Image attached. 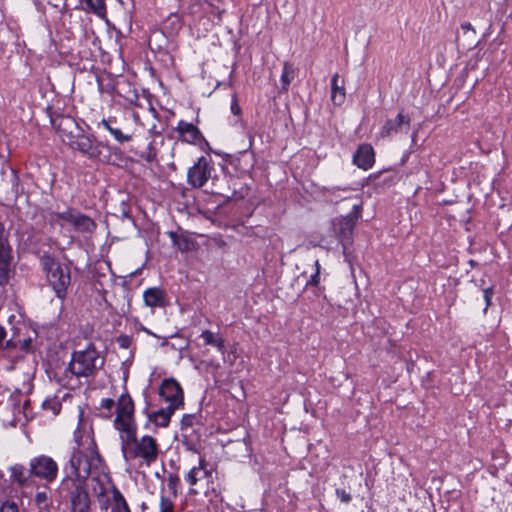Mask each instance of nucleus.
<instances>
[{
  "instance_id": "nucleus-18",
  "label": "nucleus",
  "mask_w": 512,
  "mask_h": 512,
  "mask_svg": "<svg viewBox=\"0 0 512 512\" xmlns=\"http://www.w3.org/2000/svg\"><path fill=\"white\" fill-rule=\"evenodd\" d=\"M69 224L80 233H92L96 229L94 220L76 209Z\"/></svg>"
},
{
  "instance_id": "nucleus-2",
  "label": "nucleus",
  "mask_w": 512,
  "mask_h": 512,
  "mask_svg": "<svg viewBox=\"0 0 512 512\" xmlns=\"http://www.w3.org/2000/svg\"><path fill=\"white\" fill-rule=\"evenodd\" d=\"M73 441L74 446L66 466L64 478H71L74 482L86 483L92 472L100 467L102 457L94 439L92 425L83 419L82 412L79 416L78 426L74 431Z\"/></svg>"
},
{
  "instance_id": "nucleus-47",
  "label": "nucleus",
  "mask_w": 512,
  "mask_h": 512,
  "mask_svg": "<svg viewBox=\"0 0 512 512\" xmlns=\"http://www.w3.org/2000/svg\"><path fill=\"white\" fill-rule=\"evenodd\" d=\"M322 242H326L328 248H332L333 247V241H326V239L323 238Z\"/></svg>"
},
{
  "instance_id": "nucleus-12",
  "label": "nucleus",
  "mask_w": 512,
  "mask_h": 512,
  "mask_svg": "<svg viewBox=\"0 0 512 512\" xmlns=\"http://www.w3.org/2000/svg\"><path fill=\"white\" fill-rule=\"evenodd\" d=\"M160 398L169 407L178 409L184 404V393L181 385L173 378L164 379L159 387Z\"/></svg>"
},
{
  "instance_id": "nucleus-8",
  "label": "nucleus",
  "mask_w": 512,
  "mask_h": 512,
  "mask_svg": "<svg viewBox=\"0 0 512 512\" xmlns=\"http://www.w3.org/2000/svg\"><path fill=\"white\" fill-rule=\"evenodd\" d=\"M51 123L56 129L61 141L69 148L83 134L84 130L77 121L69 115H57L51 117Z\"/></svg>"
},
{
  "instance_id": "nucleus-43",
  "label": "nucleus",
  "mask_w": 512,
  "mask_h": 512,
  "mask_svg": "<svg viewBox=\"0 0 512 512\" xmlns=\"http://www.w3.org/2000/svg\"><path fill=\"white\" fill-rule=\"evenodd\" d=\"M114 405L115 401L112 398H104L100 402V407L108 411H111Z\"/></svg>"
},
{
  "instance_id": "nucleus-5",
  "label": "nucleus",
  "mask_w": 512,
  "mask_h": 512,
  "mask_svg": "<svg viewBox=\"0 0 512 512\" xmlns=\"http://www.w3.org/2000/svg\"><path fill=\"white\" fill-rule=\"evenodd\" d=\"M28 466L34 479L45 485L52 484L59 475V465L55 459L46 454H39L29 460Z\"/></svg>"
},
{
  "instance_id": "nucleus-33",
  "label": "nucleus",
  "mask_w": 512,
  "mask_h": 512,
  "mask_svg": "<svg viewBox=\"0 0 512 512\" xmlns=\"http://www.w3.org/2000/svg\"><path fill=\"white\" fill-rule=\"evenodd\" d=\"M180 483V479L176 474H169L167 478V485L171 493L176 496L177 495V487Z\"/></svg>"
},
{
  "instance_id": "nucleus-42",
  "label": "nucleus",
  "mask_w": 512,
  "mask_h": 512,
  "mask_svg": "<svg viewBox=\"0 0 512 512\" xmlns=\"http://www.w3.org/2000/svg\"><path fill=\"white\" fill-rule=\"evenodd\" d=\"M117 343L120 348L127 349L130 346L131 339L129 336L122 335L118 337Z\"/></svg>"
},
{
  "instance_id": "nucleus-37",
  "label": "nucleus",
  "mask_w": 512,
  "mask_h": 512,
  "mask_svg": "<svg viewBox=\"0 0 512 512\" xmlns=\"http://www.w3.org/2000/svg\"><path fill=\"white\" fill-rule=\"evenodd\" d=\"M230 109H231V113L235 116H240V114L242 112L241 107L238 103V98L235 94L232 96Z\"/></svg>"
},
{
  "instance_id": "nucleus-10",
  "label": "nucleus",
  "mask_w": 512,
  "mask_h": 512,
  "mask_svg": "<svg viewBox=\"0 0 512 512\" xmlns=\"http://www.w3.org/2000/svg\"><path fill=\"white\" fill-rule=\"evenodd\" d=\"M354 227L355 221L350 216L337 217L331 221L332 236L335 237L336 244L341 245L345 257L353 242Z\"/></svg>"
},
{
  "instance_id": "nucleus-45",
  "label": "nucleus",
  "mask_w": 512,
  "mask_h": 512,
  "mask_svg": "<svg viewBox=\"0 0 512 512\" xmlns=\"http://www.w3.org/2000/svg\"><path fill=\"white\" fill-rule=\"evenodd\" d=\"M6 337V331L3 327L0 326V346L2 345L3 340Z\"/></svg>"
},
{
  "instance_id": "nucleus-16",
  "label": "nucleus",
  "mask_w": 512,
  "mask_h": 512,
  "mask_svg": "<svg viewBox=\"0 0 512 512\" xmlns=\"http://www.w3.org/2000/svg\"><path fill=\"white\" fill-rule=\"evenodd\" d=\"M176 131L179 134V139L189 144H195L203 138L201 131L194 124L184 120L178 122Z\"/></svg>"
},
{
  "instance_id": "nucleus-4",
  "label": "nucleus",
  "mask_w": 512,
  "mask_h": 512,
  "mask_svg": "<svg viewBox=\"0 0 512 512\" xmlns=\"http://www.w3.org/2000/svg\"><path fill=\"white\" fill-rule=\"evenodd\" d=\"M40 264L46 272L49 284L53 288L56 296L64 300L67 295V289L71 283L70 269L50 255H43Z\"/></svg>"
},
{
  "instance_id": "nucleus-24",
  "label": "nucleus",
  "mask_w": 512,
  "mask_h": 512,
  "mask_svg": "<svg viewBox=\"0 0 512 512\" xmlns=\"http://www.w3.org/2000/svg\"><path fill=\"white\" fill-rule=\"evenodd\" d=\"M200 337L203 339L205 345L213 346L217 348L218 351L224 352L225 340L218 334L210 330H204L202 331Z\"/></svg>"
},
{
  "instance_id": "nucleus-34",
  "label": "nucleus",
  "mask_w": 512,
  "mask_h": 512,
  "mask_svg": "<svg viewBox=\"0 0 512 512\" xmlns=\"http://www.w3.org/2000/svg\"><path fill=\"white\" fill-rule=\"evenodd\" d=\"M315 273L313 275H311L310 279L307 281V286L309 285H312V286H317L319 284V281H320V264H319V261L318 260H315Z\"/></svg>"
},
{
  "instance_id": "nucleus-27",
  "label": "nucleus",
  "mask_w": 512,
  "mask_h": 512,
  "mask_svg": "<svg viewBox=\"0 0 512 512\" xmlns=\"http://www.w3.org/2000/svg\"><path fill=\"white\" fill-rule=\"evenodd\" d=\"M113 502L114 505L112 507L111 512H130L129 506L124 496L117 489L113 491Z\"/></svg>"
},
{
  "instance_id": "nucleus-31",
  "label": "nucleus",
  "mask_w": 512,
  "mask_h": 512,
  "mask_svg": "<svg viewBox=\"0 0 512 512\" xmlns=\"http://www.w3.org/2000/svg\"><path fill=\"white\" fill-rule=\"evenodd\" d=\"M45 410H49L53 415H58L61 410V403L57 399H46L43 404Z\"/></svg>"
},
{
  "instance_id": "nucleus-20",
  "label": "nucleus",
  "mask_w": 512,
  "mask_h": 512,
  "mask_svg": "<svg viewBox=\"0 0 512 512\" xmlns=\"http://www.w3.org/2000/svg\"><path fill=\"white\" fill-rule=\"evenodd\" d=\"M165 292L157 287L148 288L143 293V299L146 306L151 308H161L165 305Z\"/></svg>"
},
{
  "instance_id": "nucleus-44",
  "label": "nucleus",
  "mask_w": 512,
  "mask_h": 512,
  "mask_svg": "<svg viewBox=\"0 0 512 512\" xmlns=\"http://www.w3.org/2000/svg\"><path fill=\"white\" fill-rule=\"evenodd\" d=\"M461 29L464 31V33L471 32L474 36L476 35V31L469 22H464L461 24Z\"/></svg>"
},
{
  "instance_id": "nucleus-22",
  "label": "nucleus",
  "mask_w": 512,
  "mask_h": 512,
  "mask_svg": "<svg viewBox=\"0 0 512 512\" xmlns=\"http://www.w3.org/2000/svg\"><path fill=\"white\" fill-rule=\"evenodd\" d=\"M176 409L171 408L169 406L165 408H161L155 412H152L149 415V420L153 422L156 426L159 427H167L170 423L171 416L175 412Z\"/></svg>"
},
{
  "instance_id": "nucleus-3",
  "label": "nucleus",
  "mask_w": 512,
  "mask_h": 512,
  "mask_svg": "<svg viewBox=\"0 0 512 512\" xmlns=\"http://www.w3.org/2000/svg\"><path fill=\"white\" fill-rule=\"evenodd\" d=\"M104 365V358L96 350L94 345L90 344L86 349L75 351L72 354L68 370L76 377L94 376Z\"/></svg>"
},
{
  "instance_id": "nucleus-25",
  "label": "nucleus",
  "mask_w": 512,
  "mask_h": 512,
  "mask_svg": "<svg viewBox=\"0 0 512 512\" xmlns=\"http://www.w3.org/2000/svg\"><path fill=\"white\" fill-rule=\"evenodd\" d=\"M168 236L170 237L173 245L176 246L180 251L186 252L191 249L192 242L187 237L181 236L174 231L168 232Z\"/></svg>"
},
{
  "instance_id": "nucleus-13",
  "label": "nucleus",
  "mask_w": 512,
  "mask_h": 512,
  "mask_svg": "<svg viewBox=\"0 0 512 512\" xmlns=\"http://www.w3.org/2000/svg\"><path fill=\"white\" fill-rule=\"evenodd\" d=\"M185 481L191 486L190 494L197 495L199 491L195 488L206 481L209 484L212 479V470L208 468L205 459H199V465L192 467L184 477Z\"/></svg>"
},
{
  "instance_id": "nucleus-26",
  "label": "nucleus",
  "mask_w": 512,
  "mask_h": 512,
  "mask_svg": "<svg viewBox=\"0 0 512 512\" xmlns=\"http://www.w3.org/2000/svg\"><path fill=\"white\" fill-rule=\"evenodd\" d=\"M295 77V71L293 65L289 62H285L281 74L282 90L287 91L289 85Z\"/></svg>"
},
{
  "instance_id": "nucleus-7",
  "label": "nucleus",
  "mask_w": 512,
  "mask_h": 512,
  "mask_svg": "<svg viewBox=\"0 0 512 512\" xmlns=\"http://www.w3.org/2000/svg\"><path fill=\"white\" fill-rule=\"evenodd\" d=\"M51 123L56 129L61 141L69 148L83 134L84 130L77 121L69 115H57L51 117Z\"/></svg>"
},
{
  "instance_id": "nucleus-32",
  "label": "nucleus",
  "mask_w": 512,
  "mask_h": 512,
  "mask_svg": "<svg viewBox=\"0 0 512 512\" xmlns=\"http://www.w3.org/2000/svg\"><path fill=\"white\" fill-rule=\"evenodd\" d=\"M174 503L165 495L160 496L159 512H174Z\"/></svg>"
},
{
  "instance_id": "nucleus-41",
  "label": "nucleus",
  "mask_w": 512,
  "mask_h": 512,
  "mask_svg": "<svg viewBox=\"0 0 512 512\" xmlns=\"http://www.w3.org/2000/svg\"><path fill=\"white\" fill-rule=\"evenodd\" d=\"M336 495L343 503H349L352 499L351 495L344 489H336Z\"/></svg>"
},
{
  "instance_id": "nucleus-15",
  "label": "nucleus",
  "mask_w": 512,
  "mask_h": 512,
  "mask_svg": "<svg viewBox=\"0 0 512 512\" xmlns=\"http://www.w3.org/2000/svg\"><path fill=\"white\" fill-rule=\"evenodd\" d=\"M410 127V117L399 112L395 119L387 120L383 125L380 134L382 137H389L393 133H398L401 131H408Z\"/></svg>"
},
{
  "instance_id": "nucleus-23",
  "label": "nucleus",
  "mask_w": 512,
  "mask_h": 512,
  "mask_svg": "<svg viewBox=\"0 0 512 512\" xmlns=\"http://www.w3.org/2000/svg\"><path fill=\"white\" fill-rule=\"evenodd\" d=\"M339 74L335 73L331 79V100L335 105H342L346 98L344 85H339Z\"/></svg>"
},
{
  "instance_id": "nucleus-48",
  "label": "nucleus",
  "mask_w": 512,
  "mask_h": 512,
  "mask_svg": "<svg viewBox=\"0 0 512 512\" xmlns=\"http://www.w3.org/2000/svg\"><path fill=\"white\" fill-rule=\"evenodd\" d=\"M5 369L7 371H12L14 369V364L12 363V364H9V365L5 366Z\"/></svg>"
},
{
  "instance_id": "nucleus-19",
  "label": "nucleus",
  "mask_w": 512,
  "mask_h": 512,
  "mask_svg": "<svg viewBox=\"0 0 512 512\" xmlns=\"http://www.w3.org/2000/svg\"><path fill=\"white\" fill-rule=\"evenodd\" d=\"M11 480L13 483H16L23 487L31 486L34 478L32 474L30 473V467L26 468L25 466L21 464H16L11 467Z\"/></svg>"
},
{
  "instance_id": "nucleus-6",
  "label": "nucleus",
  "mask_w": 512,
  "mask_h": 512,
  "mask_svg": "<svg viewBox=\"0 0 512 512\" xmlns=\"http://www.w3.org/2000/svg\"><path fill=\"white\" fill-rule=\"evenodd\" d=\"M51 123L56 129L61 141L69 148L83 134L84 130L77 121L69 115H57L51 117Z\"/></svg>"
},
{
  "instance_id": "nucleus-28",
  "label": "nucleus",
  "mask_w": 512,
  "mask_h": 512,
  "mask_svg": "<svg viewBox=\"0 0 512 512\" xmlns=\"http://www.w3.org/2000/svg\"><path fill=\"white\" fill-rule=\"evenodd\" d=\"M85 2L91 12L101 18L106 16V6L104 0H85Z\"/></svg>"
},
{
  "instance_id": "nucleus-14",
  "label": "nucleus",
  "mask_w": 512,
  "mask_h": 512,
  "mask_svg": "<svg viewBox=\"0 0 512 512\" xmlns=\"http://www.w3.org/2000/svg\"><path fill=\"white\" fill-rule=\"evenodd\" d=\"M102 142L98 141L93 135H82L72 145L71 149L78 151L88 159H97L102 153Z\"/></svg>"
},
{
  "instance_id": "nucleus-38",
  "label": "nucleus",
  "mask_w": 512,
  "mask_h": 512,
  "mask_svg": "<svg viewBox=\"0 0 512 512\" xmlns=\"http://www.w3.org/2000/svg\"><path fill=\"white\" fill-rule=\"evenodd\" d=\"M47 220L49 224L53 227L60 226L63 227V223H61L60 218H58V212L49 213Z\"/></svg>"
},
{
  "instance_id": "nucleus-11",
  "label": "nucleus",
  "mask_w": 512,
  "mask_h": 512,
  "mask_svg": "<svg viewBox=\"0 0 512 512\" xmlns=\"http://www.w3.org/2000/svg\"><path fill=\"white\" fill-rule=\"evenodd\" d=\"M213 166L208 157L201 156L197 162L188 169L187 182L194 188L203 187L211 176Z\"/></svg>"
},
{
  "instance_id": "nucleus-35",
  "label": "nucleus",
  "mask_w": 512,
  "mask_h": 512,
  "mask_svg": "<svg viewBox=\"0 0 512 512\" xmlns=\"http://www.w3.org/2000/svg\"><path fill=\"white\" fill-rule=\"evenodd\" d=\"M74 211H75L74 208H67L63 212H58V218H60L61 223H63V224L64 223H68L69 224L70 220L72 219Z\"/></svg>"
},
{
  "instance_id": "nucleus-17",
  "label": "nucleus",
  "mask_w": 512,
  "mask_h": 512,
  "mask_svg": "<svg viewBox=\"0 0 512 512\" xmlns=\"http://www.w3.org/2000/svg\"><path fill=\"white\" fill-rule=\"evenodd\" d=\"M353 161L361 169L367 170L371 168L375 161L373 148L368 144L359 146L353 156Z\"/></svg>"
},
{
  "instance_id": "nucleus-9",
  "label": "nucleus",
  "mask_w": 512,
  "mask_h": 512,
  "mask_svg": "<svg viewBox=\"0 0 512 512\" xmlns=\"http://www.w3.org/2000/svg\"><path fill=\"white\" fill-rule=\"evenodd\" d=\"M56 492L61 498L69 500L70 508L73 505L91 503L86 483L74 482L71 478H63Z\"/></svg>"
},
{
  "instance_id": "nucleus-39",
  "label": "nucleus",
  "mask_w": 512,
  "mask_h": 512,
  "mask_svg": "<svg viewBox=\"0 0 512 512\" xmlns=\"http://www.w3.org/2000/svg\"><path fill=\"white\" fill-rule=\"evenodd\" d=\"M70 512H92L91 503L73 505V507L70 508Z\"/></svg>"
},
{
  "instance_id": "nucleus-21",
  "label": "nucleus",
  "mask_w": 512,
  "mask_h": 512,
  "mask_svg": "<svg viewBox=\"0 0 512 512\" xmlns=\"http://www.w3.org/2000/svg\"><path fill=\"white\" fill-rule=\"evenodd\" d=\"M115 123V118L102 119L97 124V127H103L104 129H106L114 137V139L121 144L131 141L132 135L124 133L121 129L114 127L113 125Z\"/></svg>"
},
{
  "instance_id": "nucleus-29",
  "label": "nucleus",
  "mask_w": 512,
  "mask_h": 512,
  "mask_svg": "<svg viewBox=\"0 0 512 512\" xmlns=\"http://www.w3.org/2000/svg\"><path fill=\"white\" fill-rule=\"evenodd\" d=\"M6 347L8 349L19 347L20 350H22L24 352H29V351H31V348H32V339L25 338V339L18 340V341H13L12 339H10L6 342Z\"/></svg>"
},
{
  "instance_id": "nucleus-40",
  "label": "nucleus",
  "mask_w": 512,
  "mask_h": 512,
  "mask_svg": "<svg viewBox=\"0 0 512 512\" xmlns=\"http://www.w3.org/2000/svg\"><path fill=\"white\" fill-rule=\"evenodd\" d=\"M0 512H18V506L14 502H5L2 504Z\"/></svg>"
},
{
  "instance_id": "nucleus-46",
  "label": "nucleus",
  "mask_w": 512,
  "mask_h": 512,
  "mask_svg": "<svg viewBox=\"0 0 512 512\" xmlns=\"http://www.w3.org/2000/svg\"><path fill=\"white\" fill-rule=\"evenodd\" d=\"M192 416L187 415L183 418L182 423L183 424H191Z\"/></svg>"
},
{
  "instance_id": "nucleus-49",
  "label": "nucleus",
  "mask_w": 512,
  "mask_h": 512,
  "mask_svg": "<svg viewBox=\"0 0 512 512\" xmlns=\"http://www.w3.org/2000/svg\"><path fill=\"white\" fill-rule=\"evenodd\" d=\"M13 185H14L15 187H17V186H18V178H17V176H14V177H13Z\"/></svg>"
},
{
  "instance_id": "nucleus-1",
  "label": "nucleus",
  "mask_w": 512,
  "mask_h": 512,
  "mask_svg": "<svg viewBox=\"0 0 512 512\" xmlns=\"http://www.w3.org/2000/svg\"><path fill=\"white\" fill-rule=\"evenodd\" d=\"M115 414L113 425L119 433L124 460L126 462L139 460L141 465L150 467L158 460L160 446L158 441L150 435L137 437L135 405L127 392L119 396Z\"/></svg>"
},
{
  "instance_id": "nucleus-30",
  "label": "nucleus",
  "mask_w": 512,
  "mask_h": 512,
  "mask_svg": "<svg viewBox=\"0 0 512 512\" xmlns=\"http://www.w3.org/2000/svg\"><path fill=\"white\" fill-rule=\"evenodd\" d=\"M35 502L40 509L48 508L50 505V497L46 490L38 491L35 495Z\"/></svg>"
},
{
  "instance_id": "nucleus-36",
  "label": "nucleus",
  "mask_w": 512,
  "mask_h": 512,
  "mask_svg": "<svg viewBox=\"0 0 512 512\" xmlns=\"http://www.w3.org/2000/svg\"><path fill=\"white\" fill-rule=\"evenodd\" d=\"M494 295L493 287H487L483 290V297L486 303L484 311H486L492 304L491 300Z\"/></svg>"
}]
</instances>
